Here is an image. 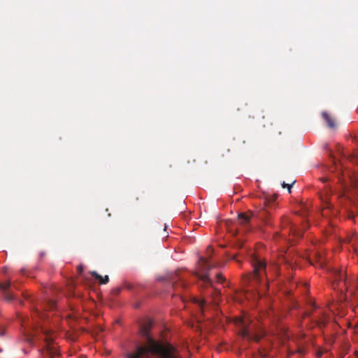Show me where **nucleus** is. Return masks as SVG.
Wrapping results in <instances>:
<instances>
[{
  "instance_id": "1",
  "label": "nucleus",
  "mask_w": 358,
  "mask_h": 358,
  "mask_svg": "<svg viewBox=\"0 0 358 358\" xmlns=\"http://www.w3.org/2000/svg\"><path fill=\"white\" fill-rule=\"evenodd\" d=\"M152 327L150 320L141 324L140 334L145 345H138L134 352L127 355V358H177V351L171 344L159 343L153 338L150 334Z\"/></svg>"
},
{
  "instance_id": "2",
  "label": "nucleus",
  "mask_w": 358,
  "mask_h": 358,
  "mask_svg": "<svg viewBox=\"0 0 358 358\" xmlns=\"http://www.w3.org/2000/svg\"><path fill=\"white\" fill-rule=\"evenodd\" d=\"M250 263L252 266V273L250 275L249 280L251 282H256L257 284L264 287L265 289L268 288V279L267 278V264L264 259L257 256L256 254H252L250 257ZM269 271H272L275 275H279V265L276 263H272L268 266Z\"/></svg>"
},
{
  "instance_id": "3",
  "label": "nucleus",
  "mask_w": 358,
  "mask_h": 358,
  "mask_svg": "<svg viewBox=\"0 0 358 358\" xmlns=\"http://www.w3.org/2000/svg\"><path fill=\"white\" fill-rule=\"evenodd\" d=\"M236 324L239 328V334L243 340L259 342L266 336L264 329L250 327V322L246 319L240 318Z\"/></svg>"
},
{
  "instance_id": "4",
  "label": "nucleus",
  "mask_w": 358,
  "mask_h": 358,
  "mask_svg": "<svg viewBox=\"0 0 358 358\" xmlns=\"http://www.w3.org/2000/svg\"><path fill=\"white\" fill-rule=\"evenodd\" d=\"M201 272L202 273H196V275L205 284L210 285L211 280L208 277V272L215 265L211 262L208 258L201 257L199 262Z\"/></svg>"
},
{
  "instance_id": "5",
  "label": "nucleus",
  "mask_w": 358,
  "mask_h": 358,
  "mask_svg": "<svg viewBox=\"0 0 358 358\" xmlns=\"http://www.w3.org/2000/svg\"><path fill=\"white\" fill-rule=\"evenodd\" d=\"M282 227H289V232L292 233L294 236L297 237H301L303 236L304 229H299L292 224L289 218L287 217H282L281 220Z\"/></svg>"
},
{
  "instance_id": "6",
  "label": "nucleus",
  "mask_w": 358,
  "mask_h": 358,
  "mask_svg": "<svg viewBox=\"0 0 358 358\" xmlns=\"http://www.w3.org/2000/svg\"><path fill=\"white\" fill-rule=\"evenodd\" d=\"M255 217V213L249 211L247 213H241L238 215V220L241 225L248 226L250 222L251 217Z\"/></svg>"
},
{
  "instance_id": "7",
  "label": "nucleus",
  "mask_w": 358,
  "mask_h": 358,
  "mask_svg": "<svg viewBox=\"0 0 358 358\" xmlns=\"http://www.w3.org/2000/svg\"><path fill=\"white\" fill-rule=\"evenodd\" d=\"M269 215L270 214L268 211L264 208H262L256 214H255V217H257L258 219L262 220L266 225H271V223L268 220Z\"/></svg>"
},
{
  "instance_id": "8",
  "label": "nucleus",
  "mask_w": 358,
  "mask_h": 358,
  "mask_svg": "<svg viewBox=\"0 0 358 358\" xmlns=\"http://www.w3.org/2000/svg\"><path fill=\"white\" fill-rule=\"evenodd\" d=\"M322 116L329 128L334 129L336 127L334 119L327 112L323 111L322 113Z\"/></svg>"
},
{
  "instance_id": "9",
  "label": "nucleus",
  "mask_w": 358,
  "mask_h": 358,
  "mask_svg": "<svg viewBox=\"0 0 358 358\" xmlns=\"http://www.w3.org/2000/svg\"><path fill=\"white\" fill-rule=\"evenodd\" d=\"M91 275L97 280L100 284H107L109 281V278L107 275L103 277L96 271H92Z\"/></svg>"
},
{
  "instance_id": "10",
  "label": "nucleus",
  "mask_w": 358,
  "mask_h": 358,
  "mask_svg": "<svg viewBox=\"0 0 358 358\" xmlns=\"http://www.w3.org/2000/svg\"><path fill=\"white\" fill-rule=\"evenodd\" d=\"M335 281L336 282H341L343 280L344 281V283H346V276L345 273H343L341 270H334L333 271Z\"/></svg>"
},
{
  "instance_id": "11",
  "label": "nucleus",
  "mask_w": 358,
  "mask_h": 358,
  "mask_svg": "<svg viewBox=\"0 0 358 358\" xmlns=\"http://www.w3.org/2000/svg\"><path fill=\"white\" fill-rule=\"evenodd\" d=\"M335 169L338 171V180L340 182H343V177L345 176L344 171L343 170L342 165L339 164L338 165L335 164Z\"/></svg>"
},
{
  "instance_id": "12",
  "label": "nucleus",
  "mask_w": 358,
  "mask_h": 358,
  "mask_svg": "<svg viewBox=\"0 0 358 358\" xmlns=\"http://www.w3.org/2000/svg\"><path fill=\"white\" fill-rule=\"evenodd\" d=\"M11 287V281L10 280H6L3 282H0V289L4 292L8 291Z\"/></svg>"
},
{
  "instance_id": "13",
  "label": "nucleus",
  "mask_w": 358,
  "mask_h": 358,
  "mask_svg": "<svg viewBox=\"0 0 358 358\" xmlns=\"http://www.w3.org/2000/svg\"><path fill=\"white\" fill-rule=\"evenodd\" d=\"M179 279V278L178 277V274L177 273L173 274L171 277H170V281L172 283L173 285V287L174 289H176V287L178 285L177 282H176V280Z\"/></svg>"
},
{
  "instance_id": "14",
  "label": "nucleus",
  "mask_w": 358,
  "mask_h": 358,
  "mask_svg": "<svg viewBox=\"0 0 358 358\" xmlns=\"http://www.w3.org/2000/svg\"><path fill=\"white\" fill-rule=\"evenodd\" d=\"M194 303H197L199 305L200 309L202 311H203L204 307H205V305H206V302H205L204 300L194 299Z\"/></svg>"
},
{
  "instance_id": "15",
  "label": "nucleus",
  "mask_w": 358,
  "mask_h": 358,
  "mask_svg": "<svg viewBox=\"0 0 358 358\" xmlns=\"http://www.w3.org/2000/svg\"><path fill=\"white\" fill-rule=\"evenodd\" d=\"M315 322L320 328H322L325 326L327 320L326 318L323 317L322 318L317 320Z\"/></svg>"
},
{
  "instance_id": "16",
  "label": "nucleus",
  "mask_w": 358,
  "mask_h": 358,
  "mask_svg": "<svg viewBox=\"0 0 358 358\" xmlns=\"http://www.w3.org/2000/svg\"><path fill=\"white\" fill-rule=\"evenodd\" d=\"M4 297H5V299L8 301H10L14 299L13 294L12 293H10V292H6Z\"/></svg>"
},
{
  "instance_id": "17",
  "label": "nucleus",
  "mask_w": 358,
  "mask_h": 358,
  "mask_svg": "<svg viewBox=\"0 0 358 358\" xmlns=\"http://www.w3.org/2000/svg\"><path fill=\"white\" fill-rule=\"evenodd\" d=\"M47 305L48 306V308L50 309H53L55 308L56 306V302L55 301H54L53 299H50L48 302H47Z\"/></svg>"
},
{
  "instance_id": "18",
  "label": "nucleus",
  "mask_w": 358,
  "mask_h": 358,
  "mask_svg": "<svg viewBox=\"0 0 358 358\" xmlns=\"http://www.w3.org/2000/svg\"><path fill=\"white\" fill-rule=\"evenodd\" d=\"M124 287L128 290H133L135 289V286L129 282H124Z\"/></svg>"
},
{
  "instance_id": "19",
  "label": "nucleus",
  "mask_w": 358,
  "mask_h": 358,
  "mask_svg": "<svg viewBox=\"0 0 358 358\" xmlns=\"http://www.w3.org/2000/svg\"><path fill=\"white\" fill-rule=\"evenodd\" d=\"M295 182V180L292 182V184L289 185V184H286L285 182L282 183V187H287L288 188V191L289 193H291V188L292 187V185H294V183Z\"/></svg>"
},
{
  "instance_id": "20",
  "label": "nucleus",
  "mask_w": 358,
  "mask_h": 358,
  "mask_svg": "<svg viewBox=\"0 0 358 358\" xmlns=\"http://www.w3.org/2000/svg\"><path fill=\"white\" fill-rule=\"evenodd\" d=\"M121 292V288L120 287H116V288H114L113 290H112V294L114 295V296H117Z\"/></svg>"
},
{
  "instance_id": "21",
  "label": "nucleus",
  "mask_w": 358,
  "mask_h": 358,
  "mask_svg": "<svg viewBox=\"0 0 358 358\" xmlns=\"http://www.w3.org/2000/svg\"><path fill=\"white\" fill-rule=\"evenodd\" d=\"M216 278L218 282H222L224 280V278L221 273H217L216 275Z\"/></svg>"
},
{
  "instance_id": "22",
  "label": "nucleus",
  "mask_w": 358,
  "mask_h": 358,
  "mask_svg": "<svg viewBox=\"0 0 358 358\" xmlns=\"http://www.w3.org/2000/svg\"><path fill=\"white\" fill-rule=\"evenodd\" d=\"M350 159L353 163H358V158L357 157L352 156L350 157Z\"/></svg>"
},
{
  "instance_id": "23",
  "label": "nucleus",
  "mask_w": 358,
  "mask_h": 358,
  "mask_svg": "<svg viewBox=\"0 0 358 358\" xmlns=\"http://www.w3.org/2000/svg\"><path fill=\"white\" fill-rule=\"evenodd\" d=\"M25 339H26V341L29 343H32V338L31 336H25Z\"/></svg>"
},
{
  "instance_id": "24",
  "label": "nucleus",
  "mask_w": 358,
  "mask_h": 358,
  "mask_svg": "<svg viewBox=\"0 0 358 358\" xmlns=\"http://www.w3.org/2000/svg\"><path fill=\"white\" fill-rule=\"evenodd\" d=\"M77 268H78V273H81L83 271V267L81 266H78Z\"/></svg>"
},
{
  "instance_id": "25",
  "label": "nucleus",
  "mask_w": 358,
  "mask_h": 358,
  "mask_svg": "<svg viewBox=\"0 0 358 358\" xmlns=\"http://www.w3.org/2000/svg\"><path fill=\"white\" fill-rule=\"evenodd\" d=\"M320 180L322 181V182H326L328 181L327 178H322Z\"/></svg>"
},
{
  "instance_id": "26",
  "label": "nucleus",
  "mask_w": 358,
  "mask_h": 358,
  "mask_svg": "<svg viewBox=\"0 0 358 358\" xmlns=\"http://www.w3.org/2000/svg\"><path fill=\"white\" fill-rule=\"evenodd\" d=\"M212 251H213V249L211 248V247L209 246L207 249V252H212Z\"/></svg>"
},
{
  "instance_id": "27",
  "label": "nucleus",
  "mask_w": 358,
  "mask_h": 358,
  "mask_svg": "<svg viewBox=\"0 0 358 358\" xmlns=\"http://www.w3.org/2000/svg\"><path fill=\"white\" fill-rule=\"evenodd\" d=\"M3 335H4V330L3 329L0 330V336H3Z\"/></svg>"
},
{
  "instance_id": "28",
  "label": "nucleus",
  "mask_w": 358,
  "mask_h": 358,
  "mask_svg": "<svg viewBox=\"0 0 358 358\" xmlns=\"http://www.w3.org/2000/svg\"><path fill=\"white\" fill-rule=\"evenodd\" d=\"M310 315V313H306L305 315V317H309Z\"/></svg>"
},
{
  "instance_id": "29",
  "label": "nucleus",
  "mask_w": 358,
  "mask_h": 358,
  "mask_svg": "<svg viewBox=\"0 0 358 358\" xmlns=\"http://www.w3.org/2000/svg\"><path fill=\"white\" fill-rule=\"evenodd\" d=\"M280 236V235H279V234H278V233H275V237H277V236Z\"/></svg>"
},
{
  "instance_id": "30",
  "label": "nucleus",
  "mask_w": 358,
  "mask_h": 358,
  "mask_svg": "<svg viewBox=\"0 0 358 358\" xmlns=\"http://www.w3.org/2000/svg\"><path fill=\"white\" fill-rule=\"evenodd\" d=\"M347 173H348V176L350 177V173L348 172Z\"/></svg>"
},
{
  "instance_id": "31",
  "label": "nucleus",
  "mask_w": 358,
  "mask_h": 358,
  "mask_svg": "<svg viewBox=\"0 0 358 358\" xmlns=\"http://www.w3.org/2000/svg\"><path fill=\"white\" fill-rule=\"evenodd\" d=\"M357 358H358V355H357Z\"/></svg>"
}]
</instances>
